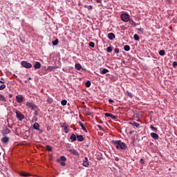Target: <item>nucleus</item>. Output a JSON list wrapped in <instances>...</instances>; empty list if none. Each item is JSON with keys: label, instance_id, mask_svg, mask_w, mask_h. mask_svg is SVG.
<instances>
[{"label": "nucleus", "instance_id": "6e6d98bb", "mask_svg": "<svg viewBox=\"0 0 177 177\" xmlns=\"http://www.w3.org/2000/svg\"><path fill=\"white\" fill-rule=\"evenodd\" d=\"M28 80H31V77H28Z\"/></svg>", "mask_w": 177, "mask_h": 177}, {"label": "nucleus", "instance_id": "bb28decb", "mask_svg": "<svg viewBox=\"0 0 177 177\" xmlns=\"http://www.w3.org/2000/svg\"><path fill=\"white\" fill-rule=\"evenodd\" d=\"M0 100L1 102H6V98H5V97L3 96V95L0 94Z\"/></svg>", "mask_w": 177, "mask_h": 177}, {"label": "nucleus", "instance_id": "864d4df0", "mask_svg": "<svg viewBox=\"0 0 177 177\" xmlns=\"http://www.w3.org/2000/svg\"><path fill=\"white\" fill-rule=\"evenodd\" d=\"M9 97H13V95H12V94H9Z\"/></svg>", "mask_w": 177, "mask_h": 177}, {"label": "nucleus", "instance_id": "393cba45", "mask_svg": "<svg viewBox=\"0 0 177 177\" xmlns=\"http://www.w3.org/2000/svg\"><path fill=\"white\" fill-rule=\"evenodd\" d=\"M84 8H86V9H88V10H92V9H93V6L88 5H84Z\"/></svg>", "mask_w": 177, "mask_h": 177}, {"label": "nucleus", "instance_id": "cd10ccee", "mask_svg": "<svg viewBox=\"0 0 177 177\" xmlns=\"http://www.w3.org/2000/svg\"><path fill=\"white\" fill-rule=\"evenodd\" d=\"M159 55H160V56H165V50H160L159 51Z\"/></svg>", "mask_w": 177, "mask_h": 177}, {"label": "nucleus", "instance_id": "7c9ffc66", "mask_svg": "<svg viewBox=\"0 0 177 177\" xmlns=\"http://www.w3.org/2000/svg\"><path fill=\"white\" fill-rule=\"evenodd\" d=\"M106 52H108L109 53H111V52H113V48H111V46H109L106 48Z\"/></svg>", "mask_w": 177, "mask_h": 177}, {"label": "nucleus", "instance_id": "a19ab883", "mask_svg": "<svg viewBox=\"0 0 177 177\" xmlns=\"http://www.w3.org/2000/svg\"><path fill=\"white\" fill-rule=\"evenodd\" d=\"M97 127L99 128L100 131H104V129H103V127L101 125L97 124Z\"/></svg>", "mask_w": 177, "mask_h": 177}, {"label": "nucleus", "instance_id": "13d9d810", "mask_svg": "<svg viewBox=\"0 0 177 177\" xmlns=\"http://www.w3.org/2000/svg\"><path fill=\"white\" fill-rule=\"evenodd\" d=\"M0 156H1V152H0Z\"/></svg>", "mask_w": 177, "mask_h": 177}, {"label": "nucleus", "instance_id": "a878e982", "mask_svg": "<svg viewBox=\"0 0 177 177\" xmlns=\"http://www.w3.org/2000/svg\"><path fill=\"white\" fill-rule=\"evenodd\" d=\"M52 44L54 46L59 45V39H56L55 41H53Z\"/></svg>", "mask_w": 177, "mask_h": 177}, {"label": "nucleus", "instance_id": "6ab92c4d", "mask_svg": "<svg viewBox=\"0 0 177 177\" xmlns=\"http://www.w3.org/2000/svg\"><path fill=\"white\" fill-rule=\"evenodd\" d=\"M1 142L3 143H8L9 142V137H3L2 139H1Z\"/></svg>", "mask_w": 177, "mask_h": 177}, {"label": "nucleus", "instance_id": "5fc2aeb1", "mask_svg": "<svg viewBox=\"0 0 177 177\" xmlns=\"http://www.w3.org/2000/svg\"><path fill=\"white\" fill-rule=\"evenodd\" d=\"M1 84H5V82H3L2 80H0Z\"/></svg>", "mask_w": 177, "mask_h": 177}, {"label": "nucleus", "instance_id": "b1692460", "mask_svg": "<svg viewBox=\"0 0 177 177\" xmlns=\"http://www.w3.org/2000/svg\"><path fill=\"white\" fill-rule=\"evenodd\" d=\"M75 67L76 70H81V68H82L81 64H75Z\"/></svg>", "mask_w": 177, "mask_h": 177}, {"label": "nucleus", "instance_id": "79ce46f5", "mask_svg": "<svg viewBox=\"0 0 177 177\" xmlns=\"http://www.w3.org/2000/svg\"><path fill=\"white\" fill-rule=\"evenodd\" d=\"M127 95H128V96H129V97H133V95H132L131 93H129V91H127Z\"/></svg>", "mask_w": 177, "mask_h": 177}, {"label": "nucleus", "instance_id": "39448f33", "mask_svg": "<svg viewBox=\"0 0 177 177\" xmlns=\"http://www.w3.org/2000/svg\"><path fill=\"white\" fill-rule=\"evenodd\" d=\"M61 128H62V129L66 133H68V132H70V129H68V124H67V123L66 122H64L61 125Z\"/></svg>", "mask_w": 177, "mask_h": 177}, {"label": "nucleus", "instance_id": "8fccbe9b", "mask_svg": "<svg viewBox=\"0 0 177 177\" xmlns=\"http://www.w3.org/2000/svg\"><path fill=\"white\" fill-rule=\"evenodd\" d=\"M97 3H102V0H96Z\"/></svg>", "mask_w": 177, "mask_h": 177}, {"label": "nucleus", "instance_id": "0eeeda50", "mask_svg": "<svg viewBox=\"0 0 177 177\" xmlns=\"http://www.w3.org/2000/svg\"><path fill=\"white\" fill-rule=\"evenodd\" d=\"M2 135H8V133H10V129H9L6 126L3 127L1 131Z\"/></svg>", "mask_w": 177, "mask_h": 177}, {"label": "nucleus", "instance_id": "58836bf2", "mask_svg": "<svg viewBox=\"0 0 177 177\" xmlns=\"http://www.w3.org/2000/svg\"><path fill=\"white\" fill-rule=\"evenodd\" d=\"M89 46H90L91 48H95V43H94L93 41H91V42L89 43Z\"/></svg>", "mask_w": 177, "mask_h": 177}, {"label": "nucleus", "instance_id": "4d7b16f0", "mask_svg": "<svg viewBox=\"0 0 177 177\" xmlns=\"http://www.w3.org/2000/svg\"><path fill=\"white\" fill-rule=\"evenodd\" d=\"M47 129H48V131H49V128H48Z\"/></svg>", "mask_w": 177, "mask_h": 177}, {"label": "nucleus", "instance_id": "dca6fc26", "mask_svg": "<svg viewBox=\"0 0 177 177\" xmlns=\"http://www.w3.org/2000/svg\"><path fill=\"white\" fill-rule=\"evenodd\" d=\"M60 161H67V158H66L64 156H62L59 159L57 160V162H60Z\"/></svg>", "mask_w": 177, "mask_h": 177}, {"label": "nucleus", "instance_id": "c756f323", "mask_svg": "<svg viewBox=\"0 0 177 177\" xmlns=\"http://www.w3.org/2000/svg\"><path fill=\"white\" fill-rule=\"evenodd\" d=\"M150 128L153 132H157L158 131L157 127H154L152 124H151Z\"/></svg>", "mask_w": 177, "mask_h": 177}, {"label": "nucleus", "instance_id": "6e6552de", "mask_svg": "<svg viewBox=\"0 0 177 177\" xmlns=\"http://www.w3.org/2000/svg\"><path fill=\"white\" fill-rule=\"evenodd\" d=\"M16 100L17 103H21L23 102V100H24V97L21 95H18L16 96Z\"/></svg>", "mask_w": 177, "mask_h": 177}, {"label": "nucleus", "instance_id": "f257e3e1", "mask_svg": "<svg viewBox=\"0 0 177 177\" xmlns=\"http://www.w3.org/2000/svg\"><path fill=\"white\" fill-rule=\"evenodd\" d=\"M113 145L115 146L117 150H127L128 149V146L124 142H122L120 140H112Z\"/></svg>", "mask_w": 177, "mask_h": 177}, {"label": "nucleus", "instance_id": "aec40b11", "mask_svg": "<svg viewBox=\"0 0 177 177\" xmlns=\"http://www.w3.org/2000/svg\"><path fill=\"white\" fill-rule=\"evenodd\" d=\"M34 68H36V69L41 68V62H37L34 65Z\"/></svg>", "mask_w": 177, "mask_h": 177}, {"label": "nucleus", "instance_id": "473e14b6", "mask_svg": "<svg viewBox=\"0 0 177 177\" xmlns=\"http://www.w3.org/2000/svg\"><path fill=\"white\" fill-rule=\"evenodd\" d=\"M85 85L86 88H89L91 86V81L88 80L86 82Z\"/></svg>", "mask_w": 177, "mask_h": 177}, {"label": "nucleus", "instance_id": "1a4fd4ad", "mask_svg": "<svg viewBox=\"0 0 177 177\" xmlns=\"http://www.w3.org/2000/svg\"><path fill=\"white\" fill-rule=\"evenodd\" d=\"M82 165L86 167H89V160H88V157L84 158V160H83Z\"/></svg>", "mask_w": 177, "mask_h": 177}, {"label": "nucleus", "instance_id": "f03ea898", "mask_svg": "<svg viewBox=\"0 0 177 177\" xmlns=\"http://www.w3.org/2000/svg\"><path fill=\"white\" fill-rule=\"evenodd\" d=\"M120 18L122 21H124V23H128L129 20H131V16L128 15L127 13H122L120 15Z\"/></svg>", "mask_w": 177, "mask_h": 177}, {"label": "nucleus", "instance_id": "09e8293b", "mask_svg": "<svg viewBox=\"0 0 177 177\" xmlns=\"http://www.w3.org/2000/svg\"><path fill=\"white\" fill-rule=\"evenodd\" d=\"M109 102L110 104H111V103H114V100H113L111 99H109Z\"/></svg>", "mask_w": 177, "mask_h": 177}, {"label": "nucleus", "instance_id": "ea45409f", "mask_svg": "<svg viewBox=\"0 0 177 177\" xmlns=\"http://www.w3.org/2000/svg\"><path fill=\"white\" fill-rule=\"evenodd\" d=\"M5 88H6V85H5V84H1V85L0 86V91H3V89H4Z\"/></svg>", "mask_w": 177, "mask_h": 177}, {"label": "nucleus", "instance_id": "de8ad7c7", "mask_svg": "<svg viewBox=\"0 0 177 177\" xmlns=\"http://www.w3.org/2000/svg\"><path fill=\"white\" fill-rule=\"evenodd\" d=\"M167 2L171 5L172 3V0H167Z\"/></svg>", "mask_w": 177, "mask_h": 177}, {"label": "nucleus", "instance_id": "e433bc0d", "mask_svg": "<svg viewBox=\"0 0 177 177\" xmlns=\"http://www.w3.org/2000/svg\"><path fill=\"white\" fill-rule=\"evenodd\" d=\"M61 104H62V106H66V105L67 104V100H63L61 102Z\"/></svg>", "mask_w": 177, "mask_h": 177}, {"label": "nucleus", "instance_id": "603ef678", "mask_svg": "<svg viewBox=\"0 0 177 177\" xmlns=\"http://www.w3.org/2000/svg\"><path fill=\"white\" fill-rule=\"evenodd\" d=\"M34 115H38V111H35V113H34Z\"/></svg>", "mask_w": 177, "mask_h": 177}, {"label": "nucleus", "instance_id": "9b49d317", "mask_svg": "<svg viewBox=\"0 0 177 177\" xmlns=\"http://www.w3.org/2000/svg\"><path fill=\"white\" fill-rule=\"evenodd\" d=\"M76 137L78 142H84V140H85V138H84V136L82 135L77 134Z\"/></svg>", "mask_w": 177, "mask_h": 177}, {"label": "nucleus", "instance_id": "49530a36", "mask_svg": "<svg viewBox=\"0 0 177 177\" xmlns=\"http://www.w3.org/2000/svg\"><path fill=\"white\" fill-rule=\"evenodd\" d=\"M140 162L141 164H145V160H143V158H141V159H140Z\"/></svg>", "mask_w": 177, "mask_h": 177}, {"label": "nucleus", "instance_id": "4c0bfd02", "mask_svg": "<svg viewBox=\"0 0 177 177\" xmlns=\"http://www.w3.org/2000/svg\"><path fill=\"white\" fill-rule=\"evenodd\" d=\"M129 24H131V26H136V23H135V21L133 20H129Z\"/></svg>", "mask_w": 177, "mask_h": 177}, {"label": "nucleus", "instance_id": "20e7f679", "mask_svg": "<svg viewBox=\"0 0 177 177\" xmlns=\"http://www.w3.org/2000/svg\"><path fill=\"white\" fill-rule=\"evenodd\" d=\"M15 114L19 121H23V120H24V115H23V113H21V112H20L19 111H16Z\"/></svg>", "mask_w": 177, "mask_h": 177}, {"label": "nucleus", "instance_id": "5701e85b", "mask_svg": "<svg viewBox=\"0 0 177 177\" xmlns=\"http://www.w3.org/2000/svg\"><path fill=\"white\" fill-rule=\"evenodd\" d=\"M124 50L126 52H129V50H131V47L129 45H126L124 46Z\"/></svg>", "mask_w": 177, "mask_h": 177}, {"label": "nucleus", "instance_id": "4be33fe9", "mask_svg": "<svg viewBox=\"0 0 177 177\" xmlns=\"http://www.w3.org/2000/svg\"><path fill=\"white\" fill-rule=\"evenodd\" d=\"M86 115H91L92 113L91 112V109L89 108H86L84 110Z\"/></svg>", "mask_w": 177, "mask_h": 177}, {"label": "nucleus", "instance_id": "7ed1b4c3", "mask_svg": "<svg viewBox=\"0 0 177 177\" xmlns=\"http://www.w3.org/2000/svg\"><path fill=\"white\" fill-rule=\"evenodd\" d=\"M21 66L25 68H31V67H32V64H31V63L27 62L26 61H22L21 62Z\"/></svg>", "mask_w": 177, "mask_h": 177}, {"label": "nucleus", "instance_id": "c03bdc74", "mask_svg": "<svg viewBox=\"0 0 177 177\" xmlns=\"http://www.w3.org/2000/svg\"><path fill=\"white\" fill-rule=\"evenodd\" d=\"M60 165H62V167H66V162H59Z\"/></svg>", "mask_w": 177, "mask_h": 177}, {"label": "nucleus", "instance_id": "3c124183", "mask_svg": "<svg viewBox=\"0 0 177 177\" xmlns=\"http://www.w3.org/2000/svg\"><path fill=\"white\" fill-rule=\"evenodd\" d=\"M115 160H116V161H120V158H119L118 157H115Z\"/></svg>", "mask_w": 177, "mask_h": 177}, {"label": "nucleus", "instance_id": "ddd939ff", "mask_svg": "<svg viewBox=\"0 0 177 177\" xmlns=\"http://www.w3.org/2000/svg\"><path fill=\"white\" fill-rule=\"evenodd\" d=\"M129 124L130 125H133V127H136V128H139V127H140V124L134 121L130 122Z\"/></svg>", "mask_w": 177, "mask_h": 177}, {"label": "nucleus", "instance_id": "412c9836", "mask_svg": "<svg viewBox=\"0 0 177 177\" xmlns=\"http://www.w3.org/2000/svg\"><path fill=\"white\" fill-rule=\"evenodd\" d=\"M70 139L73 142H75V140H77V136H75V134L73 133V134H71Z\"/></svg>", "mask_w": 177, "mask_h": 177}, {"label": "nucleus", "instance_id": "423d86ee", "mask_svg": "<svg viewBox=\"0 0 177 177\" xmlns=\"http://www.w3.org/2000/svg\"><path fill=\"white\" fill-rule=\"evenodd\" d=\"M26 106L27 107H28L29 109H31L32 110H34V109H37V105L30 102H26Z\"/></svg>", "mask_w": 177, "mask_h": 177}, {"label": "nucleus", "instance_id": "a211bd4d", "mask_svg": "<svg viewBox=\"0 0 177 177\" xmlns=\"http://www.w3.org/2000/svg\"><path fill=\"white\" fill-rule=\"evenodd\" d=\"M80 126L81 127L82 129L84 131V132H88V130H86V128H85V126L84 125L83 122H79Z\"/></svg>", "mask_w": 177, "mask_h": 177}, {"label": "nucleus", "instance_id": "2f4dec72", "mask_svg": "<svg viewBox=\"0 0 177 177\" xmlns=\"http://www.w3.org/2000/svg\"><path fill=\"white\" fill-rule=\"evenodd\" d=\"M46 102H48V103H53V99H52L51 97H48V98H47V100H46Z\"/></svg>", "mask_w": 177, "mask_h": 177}, {"label": "nucleus", "instance_id": "a18cd8bd", "mask_svg": "<svg viewBox=\"0 0 177 177\" xmlns=\"http://www.w3.org/2000/svg\"><path fill=\"white\" fill-rule=\"evenodd\" d=\"M177 66V62H173V67H176Z\"/></svg>", "mask_w": 177, "mask_h": 177}, {"label": "nucleus", "instance_id": "f3484780", "mask_svg": "<svg viewBox=\"0 0 177 177\" xmlns=\"http://www.w3.org/2000/svg\"><path fill=\"white\" fill-rule=\"evenodd\" d=\"M32 128L33 129H36V131H39V124L38 122H35Z\"/></svg>", "mask_w": 177, "mask_h": 177}, {"label": "nucleus", "instance_id": "72a5a7b5", "mask_svg": "<svg viewBox=\"0 0 177 177\" xmlns=\"http://www.w3.org/2000/svg\"><path fill=\"white\" fill-rule=\"evenodd\" d=\"M46 149L48 151H52V147L50 145H46Z\"/></svg>", "mask_w": 177, "mask_h": 177}, {"label": "nucleus", "instance_id": "2eb2a0df", "mask_svg": "<svg viewBox=\"0 0 177 177\" xmlns=\"http://www.w3.org/2000/svg\"><path fill=\"white\" fill-rule=\"evenodd\" d=\"M151 136L153 138V139H154V140H157L159 138L158 134L156 133H151Z\"/></svg>", "mask_w": 177, "mask_h": 177}, {"label": "nucleus", "instance_id": "c9c22d12", "mask_svg": "<svg viewBox=\"0 0 177 177\" xmlns=\"http://www.w3.org/2000/svg\"><path fill=\"white\" fill-rule=\"evenodd\" d=\"M133 38H134L135 41H139V39H140L139 35H138L137 34H135L133 35Z\"/></svg>", "mask_w": 177, "mask_h": 177}, {"label": "nucleus", "instance_id": "c85d7f7f", "mask_svg": "<svg viewBox=\"0 0 177 177\" xmlns=\"http://www.w3.org/2000/svg\"><path fill=\"white\" fill-rule=\"evenodd\" d=\"M109 73V70L107 68H103L101 71V74H107Z\"/></svg>", "mask_w": 177, "mask_h": 177}, {"label": "nucleus", "instance_id": "f8f14e48", "mask_svg": "<svg viewBox=\"0 0 177 177\" xmlns=\"http://www.w3.org/2000/svg\"><path fill=\"white\" fill-rule=\"evenodd\" d=\"M108 38L109 39H111V41H113L115 38V35L114 33L111 32L108 34Z\"/></svg>", "mask_w": 177, "mask_h": 177}, {"label": "nucleus", "instance_id": "9d476101", "mask_svg": "<svg viewBox=\"0 0 177 177\" xmlns=\"http://www.w3.org/2000/svg\"><path fill=\"white\" fill-rule=\"evenodd\" d=\"M105 117H110L111 118H112V120H117V116L111 114V113H104Z\"/></svg>", "mask_w": 177, "mask_h": 177}, {"label": "nucleus", "instance_id": "f704fd0d", "mask_svg": "<svg viewBox=\"0 0 177 177\" xmlns=\"http://www.w3.org/2000/svg\"><path fill=\"white\" fill-rule=\"evenodd\" d=\"M21 176L28 177L30 176V174L22 172L21 173Z\"/></svg>", "mask_w": 177, "mask_h": 177}, {"label": "nucleus", "instance_id": "37998d69", "mask_svg": "<svg viewBox=\"0 0 177 177\" xmlns=\"http://www.w3.org/2000/svg\"><path fill=\"white\" fill-rule=\"evenodd\" d=\"M114 52L115 53H120V48H115Z\"/></svg>", "mask_w": 177, "mask_h": 177}, {"label": "nucleus", "instance_id": "4468645a", "mask_svg": "<svg viewBox=\"0 0 177 177\" xmlns=\"http://www.w3.org/2000/svg\"><path fill=\"white\" fill-rule=\"evenodd\" d=\"M68 151H70L71 154H73V156H80V153L75 149H69Z\"/></svg>", "mask_w": 177, "mask_h": 177}]
</instances>
